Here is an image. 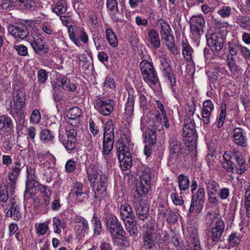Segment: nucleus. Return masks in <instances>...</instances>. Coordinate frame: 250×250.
I'll return each mask as SVG.
<instances>
[{
	"instance_id": "nucleus-11",
	"label": "nucleus",
	"mask_w": 250,
	"mask_h": 250,
	"mask_svg": "<svg viewBox=\"0 0 250 250\" xmlns=\"http://www.w3.org/2000/svg\"><path fill=\"white\" fill-rule=\"evenodd\" d=\"M184 146L182 142L175 137H171L169 141V152L172 157L177 158L183 153Z\"/></svg>"
},
{
	"instance_id": "nucleus-42",
	"label": "nucleus",
	"mask_w": 250,
	"mask_h": 250,
	"mask_svg": "<svg viewBox=\"0 0 250 250\" xmlns=\"http://www.w3.org/2000/svg\"><path fill=\"white\" fill-rule=\"evenodd\" d=\"M106 8L110 14L116 15L119 12L118 2L116 0H107Z\"/></svg>"
},
{
	"instance_id": "nucleus-5",
	"label": "nucleus",
	"mask_w": 250,
	"mask_h": 250,
	"mask_svg": "<svg viewBox=\"0 0 250 250\" xmlns=\"http://www.w3.org/2000/svg\"><path fill=\"white\" fill-rule=\"evenodd\" d=\"M207 43L213 52H219L223 47L225 38L219 33H212L207 35Z\"/></svg>"
},
{
	"instance_id": "nucleus-13",
	"label": "nucleus",
	"mask_w": 250,
	"mask_h": 250,
	"mask_svg": "<svg viewBox=\"0 0 250 250\" xmlns=\"http://www.w3.org/2000/svg\"><path fill=\"white\" fill-rule=\"evenodd\" d=\"M96 105L99 112L104 116L109 115L113 110V104L112 101L99 99L96 102Z\"/></svg>"
},
{
	"instance_id": "nucleus-64",
	"label": "nucleus",
	"mask_w": 250,
	"mask_h": 250,
	"mask_svg": "<svg viewBox=\"0 0 250 250\" xmlns=\"http://www.w3.org/2000/svg\"><path fill=\"white\" fill-rule=\"evenodd\" d=\"M222 166L228 171L233 172L235 164L230 160H225V161L222 163Z\"/></svg>"
},
{
	"instance_id": "nucleus-41",
	"label": "nucleus",
	"mask_w": 250,
	"mask_h": 250,
	"mask_svg": "<svg viewBox=\"0 0 250 250\" xmlns=\"http://www.w3.org/2000/svg\"><path fill=\"white\" fill-rule=\"evenodd\" d=\"M104 219L107 229L120 222L117 217L111 213L105 214Z\"/></svg>"
},
{
	"instance_id": "nucleus-53",
	"label": "nucleus",
	"mask_w": 250,
	"mask_h": 250,
	"mask_svg": "<svg viewBox=\"0 0 250 250\" xmlns=\"http://www.w3.org/2000/svg\"><path fill=\"white\" fill-rule=\"evenodd\" d=\"M81 109L78 106H74L71 108L68 111V118L78 119L82 115Z\"/></svg>"
},
{
	"instance_id": "nucleus-32",
	"label": "nucleus",
	"mask_w": 250,
	"mask_h": 250,
	"mask_svg": "<svg viewBox=\"0 0 250 250\" xmlns=\"http://www.w3.org/2000/svg\"><path fill=\"white\" fill-rule=\"evenodd\" d=\"M125 223V229L130 235L133 237L136 236L138 233V229L137 222L135 219L127 220Z\"/></svg>"
},
{
	"instance_id": "nucleus-16",
	"label": "nucleus",
	"mask_w": 250,
	"mask_h": 250,
	"mask_svg": "<svg viewBox=\"0 0 250 250\" xmlns=\"http://www.w3.org/2000/svg\"><path fill=\"white\" fill-rule=\"evenodd\" d=\"M20 208L17 204L16 200L13 197L11 200L10 208L6 212L7 217H11L15 221H19L21 218Z\"/></svg>"
},
{
	"instance_id": "nucleus-55",
	"label": "nucleus",
	"mask_w": 250,
	"mask_h": 250,
	"mask_svg": "<svg viewBox=\"0 0 250 250\" xmlns=\"http://www.w3.org/2000/svg\"><path fill=\"white\" fill-rule=\"evenodd\" d=\"M108 179L106 174L102 173L98 179H96V180L93 181V183L96 185H98L102 186L107 187L108 186Z\"/></svg>"
},
{
	"instance_id": "nucleus-23",
	"label": "nucleus",
	"mask_w": 250,
	"mask_h": 250,
	"mask_svg": "<svg viewBox=\"0 0 250 250\" xmlns=\"http://www.w3.org/2000/svg\"><path fill=\"white\" fill-rule=\"evenodd\" d=\"M148 38L151 45L155 49L160 47L161 42L157 31L154 29H150L148 32Z\"/></svg>"
},
{
	"instance_id": "nucleus-56",
	"label": "nucleus",
	"mask_w": 250,
	"mask_h": 250,
	"mask_svg": "<svg viewBox=\"0 0 250 250\" xmlns=\"http://www.w3.org/2000/svg\"><path fill=\"white\" fill-rule=\"evenodd\" d=\"M53 225L54 232L60 234L61 232V228L64 227V224L59 218L54 217L53 220Z\"/></svg>"
},
{
	"instance_id": "nucleus-35",
	"label": "nucleus",
	"mask_w": 250,
	"mask_h": 250,
	"mask_svg": "<svg viewBox=\"0 0 250 250\" xmlns=\"http://www.w3.org/2000/svg\"><path fill=\"white\" fill-rule=\"evenodd\" d=\"M178 186L181 191H186L189 187V177L184 174H181L178 177Z\"/></svg>"
},
{
	"instance_id": "nucleus-38",
	"label": "nucleus",
	"mask_w": 250,
	"mask_h": 250,
	"mask_svg": "<svg viewBox=\"0 0 250 250\" xmlns=\"http://www.w3.org/2000/svg\"><path fill=\"white\" fill-rule=\"evenodd\" d=\"M150 186L148 184H144L143 183V185L141 184V182H140L138 184L136 185V192L138 195V199L139 200V197H143L146 195L150 189Z\"/></svg>"
},
{
	"instance_id": "nucleus-6",
	"label": "nucleus",
	"mask_w": 250,
	"mask_h": 250,
	"mask_svg": "<svg viewBox=\"0 0 250 250\" xmlns=\"http://www.w3.org/2000/svg\"><path fill=\"white\" fill-rule=\"evenodd\" d=\"M8 32L16 40H23L29 35L27 25L21 22L10 25L8 28Z\"/></svg>"
},
{
	"instance_id": "nucleus-57",
	"label": "nucleus",
	"mask_w": 250,
	"mask_h": 250,
	"mask_svg": "<svg viewBox=\"0 0 250 250\" xmlns=\"http://www.w3.org/2000/svg\"><path fill=\"white\" fill-rule=\"evenodd\" d=\"M190 243L187 250H201L199 239L197 237H190Z\"/></svg>"
},
{
	"instance_id": "nucleus-34",
	"label": "nucleus",
	"mask_w": 250,
	"mask_h": 250,
	"mask_svg": "<svg viewBox=\"0 0 250 250\" xmlns=\"http://www.w3.org/2000/svg\"><path fill=\"white\" fill-rule=\"evenodd\" d=\"M12 128L13 124L10 118L6 115L0 116V130H11Z\"/></svg>"
},
{
	"instance_id": "nucleus-50",
	"label": "nucleus",
	"mask_w": 250,
	"mask_h": 250,
	"mask_svg": "<svg viewBox=\"0 0 250 250\" xmlns=\"http://www.w3.org/2000/svg\"><path fill=\"white\" fill-rule=\"evenodd\" d=\"M229 52L230 54L229 55H232V57L237 54L238 50H239L241 44H239L238 42H228Z\"/></svg>"
},
{
	"instance_id": "nucleus-1",
	"label": "nucleus",
	"mask_w": 250,
	"mask_h": 250,
	"mask_svg": "<svg viewBox=\"0 0 250 250\" xmlns=\"http://www.w3.org/2000/svg\"><path fill=\"white\" fill-rule=\"evenodd\" d=\"M117 150L121 169L123 170L130 169L132 166V160L129 149L125 143L123 137L120 139L117 143Z\"/></svg>"
},
{
	"instance_id": "nucleus-43",
	"label": "nucleus",
	"mask_w": 250,
	"mask_h": 250,
	"mask_svg": "<svg viewBox=\"0 0 250 250\" xmlns=\"http://www.w3.org/2000/svg\"><path fill=\"white\" fill-rule=\"evenodd\" d=\"M134 98L133 95L128 93L127 101L125 106V113L131 116L132 115L134 108Z\"/></svg>"
},
{
	"instance_id": "nucleus-22",
	"label": "nucleus",
	"mask_w": 250,
	"mask_h": 250,
	"mask_svg": "<svg viewBox=\"0 0 250 250\" xmlns=\"http://www.w3.org/2000/svg\"><path fill=\"white\" fill-rule=\"evenodd\" d=\"M155 125H149L145 132V141L147 144H155L157 142Z\"/></svg>"
},
{
	"instance_id": "nucleus-39",
	"label": "nucleus",
	"mask_w": 250,
	"mask_h": 250,
	"mask_svg": "<svg viewBox=\"0 0 250 250\" xmlns=\"http://www.w3.org/2000/svg\"><path fill=\"white\" fill-rule=\"evenodd\" d=\"M105 34L109 44L112 47H116L118 44V41L112 29L110 28L107 29L105 31Z\"/></svg>"
},
{
	"instance_id": "nucleus-51",
	"label": "nucleus",
	"mask_w": 250,
	"mask_h": 250,
	"mask_svg": "<svg viewBox=\"0 0 250 250\" xmlns=\"http://www.w3.org/2000/svg\"><path fill=\"white\" fill-rule=\"evenodd\" d=\"M196 110V105L194 102H193L191 105L188 104L186 108V114L185 116L184 121L187 119H194L192 118Z\"/></svg>"
},
{
	"instance_id": "nucleus-62",
	"label": "nucleus",
	"mask_w": 250,
	"mask_h": 250,
	"mask_svg": "<svg viewBox=\"0 0 250 250\" xmlns=\"http://www.w3.org/2000/svg\"><path fill=\"white\" fill-rule=\"evenodd\" d=\"M9 191L5 187H0V201L2 203H6L8 199Z\"/></svg>"
},
{
	"instance_id": "nucleus-21",
	"label": "nucleus",
	"mask_w": 250,
	"mask_h": 250,
	"mask_svg": "<svg viewBox=\"0 0 250 250\" xmlns=\"http://www.w3.org/2000/svg\"><path fill=\"white\" fill-rule=\"evenodd\" d=\"M92 187V191L94 193V198L101 202L107 195V187L102 186L92 183L91 184Z\"/></svg>"
},
{
	"instance_id": "nucleus-37",
	"label": "nucleus",
	"mask_w": 250,
	"mask_h": 250,
	"mask_svg": "<svg viewBox=\"0 0 250 250\" xmlns=\"http://www.w3.org/2000/svg\"><path fill=\"white\" fill-rule=\"evenodd\" d=\"M75 223L81 224L80 225L76 226V227L80 228L82 227V229H78L77 230V233H82L83 232L85 233L87 231V230L89 229L88 224L87 220L83 217L81 216H77L75 218Z\"/></svg>"
},
{
	"instance_id": "nucleus-30",
	"label": "nucleus",
	"mask_w": 250,
	"mask_h": 250,
	"mask_svg": "<svg viewBox=\"0 0 250 250\" xmlns=\"http://www.w3.org/2000/svg\"><path fill=\"white\" fill-rule=\"evenodd\" d=\"M67 9L65 0H59L52 8V11L58 16H61L66 13Z\"/></svg>"
},
{
	"instance_id": "nucleus-26",
	"label": "nucleus",
	"mask_w": 250,
	"mask_h": 250,
	"mask_svg": "<svg viewBox=\"0 0 250 250\" xmlns=\"http://www.w3.org/2000/svg\"><path fill=\"white\" fill-rule=\"evenodd\" d=\"M87 174L88 175V180L91 184L93 183V181L98 179L100 175L102 173V171L99 170L98 168L93 165H91L86 169Z\"/></svg>"
},
{
	"instance_id": "nucleus-48",
	"label": "nucleus",
	"mask_w": 250,
	"mask_h": 250,
	"mask_svg": "<svg viewBox=\"0 0 250 250\" xmlns=\"http://www.w3.org/2000/svg\"><path fill=\"white\" fill-rule=\"evenodd\" d=\"M17 1L21 3L24 2V0H2L0 7L2 10H11L13 9L14 7L13 2Z\"/></svg>"
},
{
	"instance_id": "nucleus-27",
	"label": "nucleus",
	"mask_w": 250,
	"mask_h": 250,
	"mask_svg": "<svg viewBox=\"0 0 250 250\" xmlns=\"http://www.w3.org/2000/svg\"><path fill=\"white\" fill-rule=\"evenodd\" d=\"M38 190L42 194L44 204L48 206L50 204V198L52 194V191L47 186L39 184L37 186Z\"/></svg>"
},
{
	"instance_id": "nucleus-58",
	"label": "nucleus",
	"mask_w": 250,
	"mask_h": 250,
	"mask_svg": "<svg viewBox=\"0 0 250 250\" xmlns=\"http://www.w3.org/2000/svg\"><path fill=\"white\" fill-rule=\"evenodd\" d=\"M104 134L114 135V125L113 121H108L104 125Z\"/></svg>"
},
{
	"instance_id": "nucleus-46",
	"label": "nucleus",
	"mask_w": 250,
	"mask_h": 250,
	"mask_svg": "<svg viewBox=\"0 0 250 250\" xmlns=\"http://www.w3.org/2000/svg\"><path fill=\"white\" fill-rule=\"evenodd\" d=\"M208 194H216L218 191L217 188L219 184L213 180H208L206 182Z\"/></svg>"
},
{
	"instance_id": "nucleus-61",
	"label": "nucleus",
	"mask_w": 250,
	"mask_h": 250,
	"mask_svg": "<svg viewBox=\"0 0 250 250\" xmlns=\"http://www.w3.org/2000/svg\"><path fill=\"white\" fill-rule=\"evenodd\" d=\"M238 20L241 27L246 28L250 26V17L240 16Z\"/></svg>"
},
{
	"instance_id": "nucleus-31",
	"label": "nucleus",
	"mask_w": 250,
	"mask_h": 250,
	"mask_svg": "<svg viewBox=\"0 0 250 250\" xmlns=\"http://www.w3.org/2000/svg\"><path fill=\"white\" fill-rule=\"evenodd\" d=\"M22 167L23 166H21V162L19 161H16L12 164L10 170L8 172V176L10 177L11 178H18Z\"/></svg>"
},
{
	"instance_id": "nucleus-59",
	"label": "nucleus",
	"mask_w": 250,
	"mask_h": 250,
	"mask_svg": "<svg viewBox=\"0 0 250 250\" xmlns=\"http://www.w3.org/2000/svg\"><path fill=\"white\" fill-rule=\"evenodd\" d=\"M208 201L212 208H216L219 204V200L216 196V194H213L212 195L208 194Z\"/></svg>"
},
{
	"instance_id": "nucleus-45",
	"label": "nucleus",
	"mask_w": 250,
	"mask_h": 250,
	"mask_svg": "<svg viewBox=\"0 0 250 250\" xmlns=\"http://www.w3.org/2000/svg\"><path fill=\"white\" fill-rule=\"evenodd\" d=\"M92 224L94 226V234L99 235L102 230V227L100 220L95 215H94L92 219Z\"/></svg>"
},
{
	"instance_id": "nucleus-40",
	"label": "nucleus",
	"mask_w": 250,
	"mask_h": 250,
	"mask_svg": "<svg viewBox=\"0 0 250 250\" xmlns=\"http://www.w3.org/2000/svg\"><path fill=\"white\" fill-rule=\"evenodd\" d=\"M60 83L61 87L66 91L74 92L76 90V86L73 83H71L70 80L66 77H63L61 79Z\"/></svg>"
},
{
	"instance_id": "nucleus-3",
	"label": "nucleus",
	"mask_w": 250,
	"mask_h": 250,
	"mask_svg": "<svg viewBox=\"0 0 250 250\" xmlns=\"http://www.w3.org/2000/svg\"><path fill=\"white\" fill-rule=\"evenodd\" d=\"M190 29L192 38L196 45H199L201 35L203 33L205 27V21L202 15H194L189 21Z\"/></svg>"
},
{
	"instance_id": "nucleus-63",
	"label": "nucleus",
	"mask_w": 250,
	"mask_h": 250,
	"mask_svg": "<svg viewBox=\"0 0 250 250\" xmlns=\"http://www.w3.org/2000/svg\"><path fill=\"white\" fill-rule=\"evenodd\" d=\"M14 48L19 55L25 56L28 54L27 48L22 44L14 45Z\"/></svg>"
},
{
	"instance_id": "nucleus-33",
	"label": "nucleus",
	"mask_w": 250,
	"mask_h": 250,
	"mask_svg": "<svg viewBox=\"0 0 250 250\" xmlns=\"http://www.w3.org/2000/svg\"><path fill=\"white\" fill-rule=\"evenodd\" d=\"M182 54L187 62H191L192 60V54L193 50L188 42H182Z\"/></svg>"
},
{
	"instance_id": "nucleus-4",
	"label": "nucleus",
	"mask_w": 250,
	"mask_h": 250,
	"mask_svg": "<svg viewBox=\"0 0 250 250\" xmlns=\"http://www.w3.org/2000/svg\"><path fill=\"white\" fill-rule=\"evenodd\" d=\"M77 132L76 130L72 128H68L67 126L65 129V134L59 135V140L67 150L72 151L76 148V137Z\"/></svg>"
},
{
	"instance_id": "nucleus-36",
	"label": "nucleus",
	"mask_w": 250,
	"mask_h": 250,
	"mask_svg": "<svg viewBox=\"0 0 250 250\" xmlns=\"http://www.w3.org/2000/svg\"><path fill=\"white\" fill-rule=\"evenodd\" d=\"M157 24L160 27V33L161 36L171 33L172 30L169 24L163 19L159 20Z\"/></svg>"
},
{
	"instance_id": "nucleus-20",
	"label": "nucleus",
	"mask_w": 250,
	"mask_h": 250,
	"mask_svg": "<svg viewBox=\"0 0 250 250\" xmlns=\"http://www.w3.org/2000/svg\"><path fill=\"white\" fill-rule=\"evenodd\" d=\"M120 212L122 219L124 222H125L127 220L135 219V215L132 207L128 204H122L120 206Z\"/></svg>"
},
{
	"instance_id": "nucleus-17",
	"label": "nucleus",
	"mask_w": 250,
	"mask_h": 250,
	"mask_svg": "<svg viewBox=\"0 0 250 250\" xmlns=\"http://www.w3.org/2000/svg\"><path fill=\"white\" fill-rule=\"evenodd\" d=\"M232 137L234 143L242 147L247 146L246 137L244 135L243 130L240 127H236L234 129Z\"/></svg>"
},
{
	"instance_id": "nucleus-9",
	"label": "nucleus",
	"mask_w": 250,
	"mask_h": 250,
	"mask_svg": "<svg viewBox=\"0 0 250 250\" xmlns=\"http://www.w3.org/2000/svg\"><path fill=\"white\" fill-rule=\"evenodd\" d=\"M136 215L142 221L146 219L149 215V206L142 199L133 202Z\"/></svg>"
},
{
	"instance_id": "nucleus-2",
	"label": "nucleus",
	"mask_w": 250,
	"mask_h": 250,
	"mask_svg": "<svg viewBox=\"0 0 250 250\" xmlns=\"http://www.w3.org/2000/svg\"><path fill=\"white\" fill-rule=\"evenodd\" d=\"M140 69L144 81L155 85L159 82L157 71L152 62L143 60L140 63Z\"/></svg>"
},
{
	"instance_id": "nucleus-7",
	"label": "nucleus",
	"mask_w": 250,
	"mask_h": 250,
	"mask_svg": "<svg viewBox=\"0 0 250 250\" xmlns=\"http://www.w3.org/2000/svg\"><path fill=\"white\" fill-rule=\"evenodd\" d=\"M143 240L142 249L146 250H155L157 239L155 237L154 229L152 228H147L142 234Z\"/></svg>"
},
{
	"instance_id": "nucleus-14",
	"label": "nucleus",
	"mask_w": 250,
	"mask_h": 250,
	"mask_svg": "<svg viewBox=\"0 0 250 250\" xmlns=\"http://www.w3.org/2000/svg\"><path fill=\"white\" fill-rule=\"evenodd\" d=\"M229 157L237 162L236 168L238 174L241 175L247 170L248 167V165L244 158L238 152L234 151Z\"/></svg>"
},
{
	"instance_id": "nucleus-12",
	"label": "nucleus",
	"mask_w": 250,
	"mask_h": 250,
	"mask_svg": "<svg viewBox=\"0 0 250 250\" xmlns=\"http://www.w3.org/2000/svg\"><path fill=\"white\" fill-rule=\"evenodd\" d=\"M218 225L211 228L209 230L210 235L209 240H211L210 245H214L221 241V237L223 235L225 225L224 222H220Z\"/></svg>"
},
{
	"instance_id": "nucleus-19",
	"label": "nucleus",
	"mask_w": 250,
	"mask_h": 250,
	"mask_svg": "<svg viewBox=\"0 0 250 250\" xmlns=\"http://www.w3.org/2000/svg\"><path fill=\"white\" fill-rule=\"evenodd\" d=\"M114 135L104 134L103 143V155H108L113 148Z\"/></svg>"
},
{
	"instance_id": "nucleus-52",
	"label": "nucleus",
	"mask_w": 250,
	"mask_h": 250,
	"mask_svg": "<svg viewBox=\"0 0 250 250\" xmlns=\"http://www.w3.org/2000/svg\"><path fill=\"white\" fill-rule=\"evenodd\" d=\"M8 180L9 182L7 183V185H5L3 186V187H5L7 190H8L9 192L11 193V194H13L14 193L15 189L16 187V183L18 180L17 178H10V177L8 176Z\"/></svg>"
},
{
	"instance_id": "nucleus-10",
	"label": "nucleus",
	"mask_w": 250,
	"mask_h": 250,
	"mask_svg": "<svg viewBox=\"0 0 250 250\" xmlns=\"http://www.w3.org/2000/svg\"><path fill=\"white\" fill-rule=\"evenodd\" d=\"M72 191L75 195L76 199L79 202H83L89 198V188L81 182L77 181L74 184Z\"/></svg>"
},
{
	"instance_id": "nucleus-47",
	"label": "nucleus",
	"mask_w": 250,
	"mask_h": 250,
	"mask_svg": "<svg viewBox=\"0 0 250 250\" xmlns=\"http://www.w3.org/2000/svg\"><path fill=\"white\" fill-rule=\"evenodd\" d=\"M140 177V182H141L142 185H143V183L150 186L151 173L149 169L146 168L143 170Z\"/></svg>"
},
{
	"instance_id": "nucleus-8",
	"label": "nucleus",
	"mask_w": 250,
	"mask_h": 250,
	"mask_svg": "<svg viewBox=\"0 0 250 250\" xmlns=\"http://www.w3.org/2000/svg\"><path fill=\"white\" fill-rule=\"evenodd\" d=\"M183 128V135L187 141L195 143L197 140V133L195 129V123L194 119H187L184 121Z\"/></svg>"
},
{
	"instance_id": "nucleus-28",
	"label": "nucleus",
	"mask_w": 250,
	"mask_h": 250,
	"mask_svg": "<svg viewBox=\"0 0 250 250\" xmlns=\"http://www.w3.org/2000/svg\"><path fill=\"white\" fill-rule=\"evenodd\" d=\"M220 222H223V221L213 213L208 212L205 216L206 224L211 228Z\"/></svg>"
},
{
	"instance_id": "nucleus-24",
	"label": "nucleus",
	"mask_w": 250,
	"mask_h": 250,
	"mask_svg": "<svg viewBox=\"0 0 250 250\" xmlns=\"http://www.w3.org/2000/svg\"><path fill=\"white\" fill-rule=\"evenodd\" d=\"M195 196V203H196V211L199 212L203 208L205 196V190L203 188H199Z\"/></svg>"
},
{
	"instance_id": "nucleus-44",
	"label": "nucleus",
	"mask_w": 250,
	"mask_h": 250,
	"mask_svg": "<svg viewBox=\"0 0 250 250\" xmlns=\"http://www.w3.org/2000/svg\"><path fill=\"white\" fill-rule=\"evenodd\" d=\"M161 71H162L163 76L167 79L169 83H171L173 84V83H176V79L170 66L162 69Z\"/></svg>"
},
{
	"instance_id": "nucleus-29",
	"label": "nucleus",
	"mask_w": 250,
	"mask_h": 250,
	"mask_svg": "<svg viewBox=\"0 0 250 250\" xmlns=\"http://www.w3.org/2000/svg\"><path fill=\"white\" fill-rule=\"evenodd\" d=\"M55 138L53 132L48 128L42 129L40 133V140L44 143H52Z\"/></svg>"
},
{
	"instance_id": "nucleus-18",
	"label": "nucleus",
	"mask_w": 250,
	"mask_h": 250,
	"mask_svg": "<svg viewBox=\"0 0 250 250\" xmlns=\"http://www.w3.org/2000/svg\"><path fill=\"white\" fill-rule=\"evenodd\" d=\"M14 109H22L25 104V96L24 93L21 90L15 91L13 96Z\"/></svg>"
},
{
	"instance_id": "nucleus-25",
	"label": "nucleus",
	"mask_w": 250,
	"mask_h": 250,
	"mask_svg": "<svg viewBox=\"0 0 250 250\" xmlns=\"http://www.w3.org/2000/svg\"><path fill=\"white\" fill-rule=\"evenodd\" d=\"M161 215L166 218L167 222L169 224H174L177 222V215L169 208H167L166 210H161Z\"/></svg>"
},
{
	"instance_id": "nucleus-60",
	"label": "nucleus",
	"mask_w": 250,
	"mask_h": 250,
	"mask_svg": "<svg viewBox=\"0 0 250 250\" xmlns=\"http://www.w3.org/2000/svg\"><path fill=\"white\" fill-rule=\"evenodd\" d=\"M231 12V8L229 6H224L217 11V13L223 18L229 16Z\"/></svg>"
},
{
	"instance_id": "nucleus-49",
	"label": "nucleus",
	"mask_w": 250,
	"mask_h": 250,
	"mask_svg": "<svg viewBox=\"0 0 250 250\" xmlns=\"http://www.w3.org/2000/svg\"><path fill=\"white\" fill-rule=\"evenodd\" d=\"M31 45L36 53H40L44 49L42 40L41 38L31 42Z\"/></svg>"
},
{
	"instance_id": "nucleus-54",
	"label": "nucleus",
	"mask_w": 250,
	"mask_h": 250,
	"mask_svg": "<svg viewBox=\"0 0 250 250\" xmlns=\"http://www.w3.org/2000/svg\"><path fill=\"white\" fill-rule=\"evenodd\" d=\"M213 110H209L202 107V117L203 123L204 125H208L210 123V118Z\"/></svg>"
},
{
	"instance_id": "nucleus-15",
	"label": "nucleus",
	"mask_w": 250,
	"mask_h": 250,
	"mask_svg": "<svg viewBox=\"0 0 250 250\" xmlns=\"http://www.w3.org/2000/svg\"><path fill=\"white\" fill-rule=\"evenodd\" d=\"M114 241L119 239V241L125 240V232L120 222L107 229Z\"/></svg>"
}]
</instances>
